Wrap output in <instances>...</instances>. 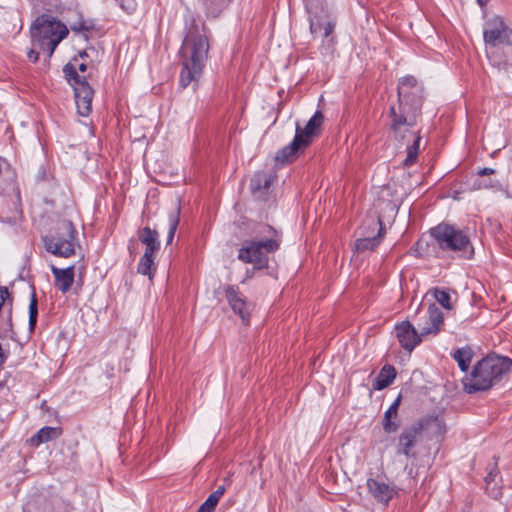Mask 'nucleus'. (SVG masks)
<instances>
[{
	"label": "nucleus",
	"instance_id": "f257e3e1",
	"mask_svg": "<svg viewBox=\"0 0 512 512\" xmlns=\"http://www.w3.org/2000/svg\"><path fill=\"white\" fill-rule=\"evenodd\" d=\"M185 23L186 33L180 49L182 59L180 85L183 88L201 76L209 52L205 23L194 16L186 18Z\"/></svg>",
	"mask_w": 512,
	"mask_h": 512
},
{
	"label": "nucleus",
	"instance_id": "f03ea898",
	"mask_svg": "<svg viewBox=\"0 0 512 512\" xmlns=\"http://www.w3.org/2000/svg\"><path fill=\"white\" fill-rule=\"evenodd\" d=\"M422 88L413 76H405L399 80L398 103L389 108L391 119L389 129L395 140H403L410 128H413L421 114Z\"/></svg>",
	"mask_w": 512,
	"mask_h": 512
},
{
	"label": "nucleus",
	"instance_id": "7ed1b4c3",
	"mask_svg": "<svg viewBox=\"0 0 512 512\" xmlns=\"http://www.w3.org/2000/svg\"><path fill=\"white\" fill-rule=\"evenodd\" d=\"M512 370V359L504 356H487L480 360L469 376L463 380L468 394L487 391Z\"/></svg>",
	"mask_w": 512,
	"mask_h": 512
},
{
	"label": "nucleus",
	"instance_id": "20e7f679",
	"mask_svg": "<svg viewBox=\"0 0 512 512\" xmlns=\"http://www.w3.org/2000/svg\"><path fill=\"white\" fill-rule=\"evenodd\" d=\"M31 42L51 57L58 44L68 35L67 27L54 17L43 14L31 26Z\"/></svg>",
	"mask_w": 512,
	"mask_h": 512
},
{
	"label": "nucleus",
	"instance_id": "39448f33",
	"mask_svg": "<svg viewBox=\"0 0 512 512\" xmlns=\"http://www.w3.org/2000/svg\"><path fill=\"white\" fill-rule=\"evenodd\" d=\"M47 252L68 258L75 255L78 244V232L70 220H62L57 224L55 231L42 237Z\"/></svg>",
	"mask_w": 512,
	"mask_h": 512
},
{
	"label": "nucleus",
	"instance_id": "423d86ee",
	"mask_svg": "<svg viewBox=\"0 0 512 512\" xmlns=\"http://www.w3.org/2000/svg\"><path fill=\"white\" fill-rule=\"evenodd\" d=\"M424 430L431 431L435 436H441L445 432V426L438 417H431L421 419L404 428L398 436L396 453L406 458L415 457L413 448Z\"/></svg>",
	"mask_w": 512,
	"mask_h": 512
},
{
	"label": "nucleus",
	"instance_id": "0eeeda50",
	"mask_svg": "<svg viewBox=\"0 0 512 512\" xmlns=\"http://www.w3.org/2000/svg\"><path fill=\"white\" fill-rule=\"evenodd\" d=\"M430 235L442 251L461 253L466 258H471L474 253L468 235L452 225L439 224L431 228Z\"/></svg>",
	"mask_w": 512,
	"mask_h": 512
},
{
	"label": "nucleus",
	"instance_id": "6e6552de",
	"mask_svg": "<svg viewBox=\"0 0 512 512\" xmlns=\"http://www.w3.org/2000/svg\"><path fill=\"white\" fill-rule=\"evenodd\" d=\"M87 69L86 64L81 63L75 67L72 63H68L63 67V73L73 87L77 112L80 116L87 117L92 112V101L94 97V90L89 85L85 76L78 74L85 72Z\"/></svg>",
	"mask_w": 512,
	"mask_h": 512
},
{
	"label": "nucleus",
	"instance_id": "1a4fd4ad",
	"mask_svg": "<svg viewBox=\"0 0 512 512\" xmlns=\"http://www.w3.org/2000/svg\"><path fill=\"white\" fill-rule=\"evenodd\" d=\"M279 249L275 240L262 242L257 239L245 240L238 251V259L244 263L253 264L254 269L268 267L269 255Z\"/></svg>",
	"mask_w": 512,
	"mask_h": 512
},
{
	"label": "nucleus",
	"instance_id": "9d476101",
	"mask_svg": "<svg viewBox=\"0 0 512 512\" xmlns=\"http://www.w3.org/2000/svg\"><path fill=\"white\" fill-rule=\"evenodd\" d=\"M512 30L500 16L487 20L483 28V38L488 54L500 46H510Z\"/></svg>",
	"mask_w": 512,
	"mask_h": 512
},
{
	"label": "nucleus",
	"instance_id": "9b49d317",
	"mask_svg": "<svg viewBox=\"0 0 512 512\" xmlns=\"http://www.w3.org/2000/svg\"><path fill=\"white\" fill-rule=\"evenodd\" d=\"M309 13L310 31L317 38L327 39L329 42L333 40L332 35L336 26V17L329 11L326 5L321 3L320 7H312L307 5Z\"/></svg>",
	"mask_w": 512,
	"mask_h": 512
},
{
	"label": "nucleus",
	"instance_id": "f8f14e48",
	"mask_svg": "<svg viewBox=\"0 0 512 512\" xmlns=\"http://www.w3.org/2000/svg\"><path fill=\"white\" fill-rule=\"evenodd\" d=\"M225 295L234 313L240 316L244 324H248L252 305L247 302L246 297L240 292L239 288L229 285L225 289Z\"/></svg>",
	"mask_w": 512,
	"mask_h": 512
},
{
	"label": "nucleus",
	"instance_id": "ddd939ff",
	"mask_svg": "<svg viewBox=\"0 0 512 512\" xmlns=\"http://www.w3.org/2000/svg\"><path fill=\"white\" fill-rule=\"evenodd\" d=\"M396 337L403 349L411 352L414 348L419 345L422 341L421 332L415 329V327L409 321H403L395 326Z\"/></svg>",
	"mask_w": 512,
	"mask_h": 512
},
{
	"label": "nucleus",
	"instance_id": "4468645a",
	"mask_svg": "<svg viewBox=\"0 0 512 512\" xmlns=\"http://www.w3.org/2000/svg\"><path fill=\"white\" fill-rule=\"evenodd\" d=\"M369 493L380 503L387 505L389 501L397 495V489L382 480L369 478L367 480Z\"/></svg>",
	"mask_w": 512,
	"mask_h": 512
},
{
	"label": "nucleus",
	"instance_id": "2eb2a0df",
	"mask_svg": "<svg viewBox=\"0 0 512 512\" xmlns=\"http://www.w3.org/2000/svg\"><path fill=\"white\" fill-rule=\"evenodd\" d=\"M307 148V142L303 141L300 135H295L293 141L279 150L275 156V161L281 164L292 162L296 159L299 152Z\"/></svg>",
	"mask_w": 512,
	"mask_h": 512
},
{
	"label": "nucleus",
	"instance_id": "dca6fc26",
	"mask_svg": "<svg viewBox=\"0 0 512 512\" xmlns=\"http://www.w3.org/2000/svg\"><path fill=\"white\" fill-rule=\"evenodd\" d=\"M444 321L443 312L436 305L428 308L427 320L423 325L419 324L421 335H436L439 333Z\"/></svg>",
	"mask_w": 512,
	"mask_h": 512
},
{
	"label": "nucleus",
	"instance_id": "f3484780",
	"mask_svg": "<svg viewBox=\"0 0 512 512\" xmlns=\"http://www.w3.org/2000/svg\"><path fill=\"white\" fill-rule=\"evenodd\" d=\"M323 122L324 115L321 111H316L304 128L297 124L295 135H300L301 139L307 142L308 147L312 143L313 137L319 133Z\"/></svg>",
	"mask_w": 512,
	"mask_h": 512
},
{
	"label": "nucleus",
	"instance_id": "a211bd4d",
	"mask_svg": "<svg viewBox=\"0 0 512 512\" xmlns=\"http://www.w3.org/2000/svg\"><path fill=\"white\" fill-rule=\"evenodd\" d=\"M401 399V395H398V397L393 401V403L384 413L382 419V427L383 430L388 434L395 433L400 427L398 409L401 403Z\"/></svg>",
	"mask_w": 512,
	"mask_h": 512
},
{
	"label": "nucleus",
	"instance_id": "6ab92c4d",
	"mask_svg": "<svg viewBox=\"0 0 512 512\" xmlns=\"http://www.w3.org/2000/svg\"><path fill=\"white\" fill-rule=\"evenodd\" d=\"M138 239L145 245L144 253L156 255L160 250L159 234L156 230L146 226L138 231Z\"/></svg>",
	"mask_w": 512,
	"mask_h": 512
},
{
	"label": "nucleus",
	"instance_id": "aec40b11",
	"mask_svg": "<svg viewBox=\"0 0 512 512\" xmlns=\"http://www.w3.org/2000/svg\"><path fill=\"white\" fill-rule=\"evenodd\" d=\"M52 273L55 278V286L62 292H68L74 282V267L70 266L65 269L52 267Z\"/></svg>",
	"mask_w": 512,
	"mask_h": 512
},
{
	"label": "nucleus",
	"instance_id": "412c9836",
	"mask_svg": "<svg viewBox=\"0 0 512 512\" xmlns=\"http://www.w3.org/2000/svg\"><path fill=\"white\" fill-rule=\"evenodd\" d=\"M254 238L262 242H268L269 240H275L280 247L282 235L274 227L268 224H257L254 229Z\"/></svg>",
	"mask_w": 512,
	"mask_h": 512
},
{
	"label": "nucleus",
	"instance_id": "4be33fe9",
	"mask_svg": "<svg viewBox=\"0 0 512 512\" xmlns=\"http://www.w3.org/2000/svg\"><path fill=\"white\" fill-rule=\"evenodd\" d=\"M410 139H412L413 144L407 148V156L403 161V165L405 167H409L416 162L421 137L418 132H414L412 128H410L409 132L406 133V137L403 140H397L398 142H403Z\"/></svg>",
	"mask_w": 512,
	"mask_h": 512
},
{
	"label": "nucleus",
	"instance_id": "5701e85b",
	"mask_svg": "<svg viewBox=\"0 0 512 512\" xmlns=\"http://www.w3.org/2000/svg\"><path fill=\"white\" fill-rule=\"evenodd\" d=\"M63 433L61 427L45 426L41 428L32 438L31 442L36 446L58 439Z\"/></svg>",
	"mask_w": 512,
	"mask_h": 512
},
{
	"label": "nucleus",
	"instance_id": "b1692460",
	"mask_svg": "<svg viewBox=\"0 0 512 512\" xmlns=\"http://www.w3.org/2000/svg\"><path fill=\"white\" fill-rule=\"evenodd\" d=\"M396 377V370L391 365H384L373 381L374 390H382L388 387Z\"/></svg>",
	"mask_w": 512,
	"mask_h": 512
},
{
	"label": "nucleus",
	"instance_id": "393cba45",
	"mask_svg": "<svg viewBox=\"0 0 512 512\" xmlns=\"http://www.w3.org/2000/svg\"><path fill=\"white\" fill-rule=\"evenodd\" d=\"M378 223L380 225L379 232L377 236L360 238L355 241V250L358 252H365L367 250L375 249L381 242V238L384 232V228L382 226V220L378 217Z\"/></svg>",
	"mask_w": 512,
	"mask_h": 512
},
{
	"label": "nucleus",
	"instance_id": "a878e982",
	"mask_svg": "<svg viewBox=\"0 0 512 512\" xmlns=\"http://www.w3.org/2000/svg\"><path fill=\"white\" fill-rule=\"evenodd\" d=\"M274 179L275 176L271 173L263 171L255 173L250 183L251 191L256 194L258 192L268 190Z\"/></svg>",
	"mask_w": 512,
	"mask_h": 512
},
{
	"label": "nucleus",
	"instance_id": "bb28decb",
	"mask_svg": "<svg viewBox=\"0 0 512 512\" xmlns=\"http://www.w3.org/2000/svg\"><path fill=\"white\" fill-rule=\"evenodd\" d=\"M473 350L469 346L458 348L452 353L453 359L458 363L461 371L466 372L473 358Z\"/></svg>",
	"mask_w": 512,
	"mask_h": 512
},
{
	"label": "nucleus",
	"instance_id": "cd10ccee",
	"mask_svg": "<svg viewBox=\"0 0 512 512\" xmlns=\"http://www.w3.org/2000/svg\"><path fill=\"white\" fill-rule=\"evenodd\" d=\"M155 257L156 255H149L148 253H144L140 258V261L137 266V272L142 275H146L149 279H152L155 271Z\"/></svg>",
	"mask_w": 512,
	"mask_h": 512
},
{
	"label": "nucleus",
	"instance_id": "c85d7f7f",
	"mask_svg": "<svg viewBox=\"0 0 512 512\" xmlns=\"http://www.w3.org/2000/svg\"><path fill=\"white\" fill-rule=\"evenodd\" d=\"M231 0H205L204 5L207 16L217 17Z\"/></svg>",
	"mask_w": 512,
	"mask_h": 512
},
{
	"label": "nucleus",
	"instance_id": "c756f323",
	"mask_svg": "<svg viewBox=\"0 0 512 512\" xmlns=\"http://www.w3.org/2000/svg\"><path fill=\"white\" fill-rule=\"evenodd\" d=\"M180 221V207L177 206L174 211H172L169 214L168 222H169V229H168V235H167V245H170L173 242L175 232L178 228Z\"/></svg>",
	"mask_w": 512,
	"mask_h": 512
},
{
	"label": "nucleus",
	"instance_id": "7c9ffc66",
	"mask_svg": "<svg viewBox=\"0 0 512 512\" xmlns=\"http://www.w3.org/2000/svg\"><path fill=\"white\" fill-rule=\"evenodd\" d=\"M38 317V302L35 293L33 292L29 304V330L34 331Z\"/></svg>",
	"mask_w": 512,
	"mask_h": 512
},
{
	"label": "nucleus",
	"instance_id": "2f4dec72",
	"mask_svg": "<svg viewBox=\"0 0 512 512\" xmlns=\"http://www.w3.org/2000/svg\"><path fill=\"white\" fill-rule=\"evenodd\" d=\"M434 297L437 300V302L443 306L446 309H451V296L448 291L441 290V289H435L434 290Z\"/></svg>",
	"mask_w": 512,
	"mask_h": 512
},
{
	"label": "nucleus",
	"instance_id": "473e14b6",
	"mask_svg": "<svg viewBox=\"0 0 512 512\" xmlns=\"http://www.w3.org/2000/svg\"><path fill=\"white\" fill-rule=\"evenodd\" d=\"M495 187V181L492 179H482V177L476 178L472 183L473 190H482V189H490Z\"/></svg>",
	"mask_w": 512,
	"mask_h": 512
},
{
	"label": "nucleus",
	"instance_id": "72a5a7b5",
	"mask_svg": "<svg viewBox=\"0 0 512 512\" xmlns=\"http://www.w3.org/2000/svg\"><path fill=\"white\" fill-rule=\"evenodd\" d=\"M41 50H39L37 47L33 46L32 45V48L28 51L27 53V57L30 61H32L33 63L37 62L38 59H39V52Z\"/></svg>",
	"mask_w": 512,
	"mask_h": 512
},
{
	"label": "nucleus",
	"instance_id": "f704fd0d",
	"mask_svg": "<svg viewBox=\"0 0 512 512\" xmlns=\"http://www.w3.org/2000/svg\"><path fill=\"white\" fill-rule=\"evenodd\" d=\"M122 8L128 13L132 12L135 9L134 0H121Z\"/></svg>",
	"mask_w": 512,
	"mask_h": 512
},
{
	"label": "nucleus",
	"instance_id": "c9c22d12",
	"mask_svg": "<svg viewBox=\"0 0 512 512\" xmlns=\"http://www.w3.org/2000/svg\"><path fill=\"white\" fill-rule=\"evenodd\" d=\"M6 327L4 328L3 334H0V337H6L8 332H13V324L11 315H9L6 323Z\"/></svg>",
	"mask_w": 512,
	"mask_h": 512
},
{
	"label": "nucleus",
	"instance_id": "e433bc0d",
	"mask_svg": "<svg viewBox=\"0 0 512 512\" xmlns=\"http://www.w3.org/2000/svg\"><path fill=\"white\" fill-rule=\"evenodd\" d=\"M220 498L214 494L213 492L208 496V498L205 500V502L209 503V505H212L214 507L217 506Z\"/></svg>",
	"mask_w": 512,
	"mask_h": 512
},
{
	"label": "nucleus",
	"instance_id": "4c0bfd02",
	"mask_svg": "<svg viewBox=\"0 0 512 512\" xmlns=\"http://www.w3.org/2000/svg\"><path fill=\"white\" fill-rule=\"evenodd\" d=\"M216 507L209 505V503L204 502L197 510V512H214Z\"/></svg>",
	"mask_w": 512,
	"mask_h": 512
},
{
	"label": "nucleus",
	"instance_id": "58836bf2",
	"mask_svg": "<svg viewBox=\"0 0 512 512\" xmlns=\"http://www.w3.org/2000/svg\"><path fill=\"white\" fill-rule=\"evenodd\" d=\"M495 173V170L492 168H482L477 172L478 177H483L486 175H492Z\"/></svg>",
	"mask_w": 512,
	"mask_h": 512
},
{
	"label": "nucleus",
	"instance_id": "ea45409f",
	"mask_svg": "<svg viewBox=\"0 0 512 512\" xmlns=\"http://www.w3.org/2000/svg\"><path fill=\"white\" fill-rule=\"evenodd\" d=\"M225 491L226 487L224 485H220L213 493L216 494L219 498H221Z\"/></svg>",
	"mask_w": 512,
	"mask_h": 512
},
{
	"label": "nucleus",
	"instance_id": "a19ab883",
	"mask_svg": "<svg viewBox=\"0 0 512 512\" xmlns=\"http://www.w3.org/2000/svg\"><path fill=\"white\" fill-rule=\"evenodd\" d=\"M489 0H477V2L479 3V5L481 7H484L487 3H488Z\"/></svg>",
	"mask_w": 512,
	"mask_h": 512
},
{
	"label": "nucleus",
	"instance_id": "79ce46f5",
	"mask_svg": "<svg viewBox=\"0 0 512 512\" xmlns=\"http://www.w3.org/2000/svg\"><path fill=\"white\" fill-rule=\"evenodd\" d=\"M491 477V474H489V476L487 478H485V481L487 482V485L489 484V481H488V478Z\"/></svg>",
	"mask_w": 512,
	"mask_h": 512
},
{
	"label": "nucleus",
	"instance_id": "37998d69",
	"mask_svg": "<svg viewBox=\"0 0 512 512\" xmlns=\"http://www.w3.org/2000/svg\"><path fill=\"white\" fill-rule=\"evenodd\" d=\"M220 512H227V511H225V510H221Z\"/></svg>",
	"mask_w": 512,
	"mask_h": 512
}]
</instances>
